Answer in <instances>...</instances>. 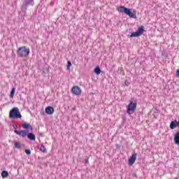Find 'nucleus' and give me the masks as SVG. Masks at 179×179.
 Here are the masks:
<instances>
[{
    "label": "nucleus",
    "instance_id": "nucleus-1",
    "mask_svg": "<svg viewBox=\"0 0 179 179\" xmlns=\"http://www.w3.org/2000/svg\"><path fill=\"white\" fill-rule=\"evenodd\" d=\"M30 55V48L27 46H21L17 50V56L19 58H27Z\"/></svg>",
    "mask_w": 179,
    "mask_h": 179
},
{
    "label": "nucleus",
    "instance_id": "nucleus-2",
    "mask_svg": "<svg viewBox=\"0 0 179 179\" xmlns=\"http://www.w3.org/2000/svg\"><path fill=\"white\" fill-rule=\"evenodd\" d=\"M117 10L120 13H125V15H127L128 16H129V17H131L132 19H136V15L131 12V10L129 8H126L124 6H120V7H118Z\"/></svg>",
    "mask_w": 179,
    "mask_h": 179
},
{
    "label": "nucleus",
    "instance_id": "nucleus-3",
    "mask_svg": "<svg viewBox=\"0 0 179 179\" xmlns=\"http://www.w3.org/2000/svg\"><path fill=\"white\" fill-rule=\"evenodd\" d=\"M9 117L13 120H15L17 118H22V115L19 111V108H13L9 113Z\"/></svg>",
    "mask_w": 179,
    "mask_h": 179
},
{
    "label": "nucleus",
    "instance_id": "nucleus-4",
    "mask_svg": "<svg viewBox=\"0 0 179 179\" xmlns=\"http://www.w3.org/2000/svg\"><path fill=\"white\" fill-rule=\"evenodd\" d=\"M144 31L145 29L143 28V26H140L138 27L136 32H132L131 34L130 37H139L143 34Z\"/></svg>",
    "mask_w": 179,
    "mask_h": 179
},
{
    "label": "nucleus",
    "instance_id": "nucleus-5",
    "mask_svg": "<svg viewBox=\"0 0 179 179\" xmlns=\"http://www.w3.org/2000/svg\"><path fill=\"white\" fill-rule=\"evenodd\" d=\"M136 103L130 102L127 106V114L131 115V114H134L135 113V110H136Z\"/></svg>",
    "mask_w": 179,
    "mask_h": 179
},
{
    "label": "nucleus",
    "instance_id": "nucleus-6",
    "mask_svg": "<svg viewBox=\"0 0 179 179\" xmlns=\"http://www.w3.org/2000/svg\"><path fill=\"white\" fill-rule=\"evenodd\" d=\"M71 93L76 96H80L82 94V89L78 85H74L71 88Z\"/></svg>",
    "mask_w": 179,
    "mask_h": 179
},
{
    "label": "nucleus",
    "instance_id": "nucleus-7",
    "mask_svg": "<svg viewBox=\"0 0 179 179\" xmlns=\"http://www.w3.org/2000/svg\"><path fill=\"white\" fill-rule=\"evenodd\" d=\"M14 132L17 135L22 136V138H25V136H27V132H26V131L24 130H21V131L14 130Z\"/></svg>",
    "mask_w": 179,
    "mask_h": 179
},
{
    "label": "nucleus",
    "instance_id": "nucleus-8",
    "mask_svg": "<svg viewBox=\"0 0 179 179\" xmlns=\"http://www.w3.org/2000/svg\"><path fill=\"white\" fill-rule=\"evenodd\" d=\"M136 153H134L131 155V157L129 159V164L132 166L134 163L136 161Z\"/></svg>",
    "mask_w": 179,
    "mask_h": 179
},
{
    "label": "nucleus",
    "instance_id": "nucleus-9",
    "mask_svg": "<svg viewBox=\"0 0 179 179\" xmlns=\"http://www.w3.org/2000/svg\"><path fill=\"white\" fill-rule=\"evenodd\" d=\"M54 111H55V110H54L52 106H48L45 108V113L48 115H52V114H54Z\"/></svg>",
    "mask_w": 179,
    "mask_h": 179
},
{
    "label": "nucleus",
    "instance_id": "nucleus-10",
    "mask_svg": "<svg viewBox=\"0 0 179 179\" xmlns=\"http://www.w3.org/2000/svg\"><path fill=\"white\" fill-rule=\"evenodd\" d=\"M179 126V122L177 120H173L170 124V128L171 129H174V128H177V127Z\"/></svg>",
    "mask_w": 179,
    "mask_h": 179
},
{
    "label": "nucleus",
    "instance_id": "nucleus-11",
    "mask_svg": "<svg viewBox=\"0 0 179 179\" xmlns=\"http://www.w3.org/2000/svg\"><path fill=\"white\" fill-rule=\"evenodd\" d=\"M173 141L176 145H179V132L175 134Z\"/></svg>",
    "mask_w": 179,
    "mask_h": 179
},
{
    "label": "nucleus",
    "instance_id": "nucleus-12",
    "mask_svg": "<svg viewBox=\"0 0 179 179\" xmlns=\"http://www.w3.org/2000/svg\"><path fill=\"white\" fill-rule=\"evenodd\" d=\"M22 128L24 129H30V131H33V127L30 125L29 124H22Z\"/></svg>",
    "mask_w": 179,
    "mask_h": 179
},
{
    "label": "nucleus",
    "instance_id": "nucleus-13",
    "mask_svg": "<svg viewBox=\"0 0 179 179\" xmlns=\"http://www.w3.org/2000/svg\"><path fill=\"white\" fill-rule=\"evenodd\" d=\"M27 135L28 136V139H29L30 141H36V135L31 133H29Z\"/></svg>",
    "mask_w": 179,
    "mask_h": 179
},
{
    "label": "nucleus",
    "instance_id": "nucleus-14",
    "mask_svg": "<svg viewBox=\"0 0 179 179\" xmlns=\"http://www.w3.org/2000/svg\"><path fill=\"white\" fill-rule=\"evenodd\" d=\"M94 72L96 74V75H100V73H101V69H100L99 66H96L94 70Z\"/></svg>",
    "mask_w": 179,
    "mask_h": 179
},
{
    "label": "nucleus",
    "instance_id": "nucleus-15",
    "mask_svg": "<svg viewBox=\"0 0 179 179\" xmlns=\"http://www.w3.org/2000/svg\"><path fill=\"white\" fill-rule=\"evenodd\" d=\"M9 176V173L6 171H3L1 173L2 178H6Z\"/></svg>",
    "mask_w": 179,
    "mask_h": 179
},
{
    "label": "nucleus",
    "instance_id": "nucleus-16",
    "mask_svg": "<svg viewBox=\"0 0 179 179\" xmlns=\"http://www.w3.org/2000/svg\"><path fill=\"white\" fill-rule=\"evenodd\" d=\"M15 92H16V90L13 88L10 94V97L13 98V96H15Z\"/></svg>",
    "mask_w": 179,
    "mask_h": 179
},
{
    "label": "nucleus",
    "instance_id": "nucleus-17",
    "mask_svg": "<svg viewBox=\"0 0 179 179\" xmlns=\"http://www.w3.org/2000/svg\"><path fill=\"white\" fill-rule=\"evenodd\" d=\"M41 152H43V153H47V149L43 145L41 146Z\"/></svg>",
    "mask_w": 179,
    "mask_h": 179
},
{
    "label": "nucleus",
    "instance_id": "nucleus-18",
    "mask_svg": "<svg viewBox=\"0 0 179 179\" xmlns=\"http://www.w3.org/2000/svg\"><path fill=\"white\" fill-rule=\"evenodd\" d=\"M71 66H72V63H71L70 61H68L67 62V66H66L68 71H69Z\"/></svg>",
    "mask_w": 179,
    "mask_h": 179
},
{
    "label": "nucleus",
    "instance_id": "nucleus-19",
    "mask_svg": "<svg viewBox=\"0 0 179 179\" xmlns=\"http://www.w3.org/2000/svg\"><path fill=\"white\" fill-rule=\"evenodd\" d=\"M15 148H17V149L20 148V143L15 142Z\"/></svg>",
    "mask_w": 179,
    "mask_h": 179
},
{
    "label": "nucleus",
    "instance_id": "nucleus-20",
    "mask_svg": "<svg viewBox=\"0 0 179 179\" xmlns=\"http://www.w3.org/2000/svg\"><path fill=\"white\" fill-rule=\"evenodd\" d=\"M25 153L28 155H31V151L30 150H25Z\"/></svg>",
    "mask_w": 179,
    "mask_h": 179
},
{
    "label": "nucleus",
    "instance_id": "nucleus-21",
    "mask_svg": "<svg viewBox=\"0 0 179 179\" xmlns=\"http://www.w3.org/2000/svg\"><path fill=\"white\" fill-rule=\"evenodd\" d=\"M176 76L179 78V69L176 70Z\"/></svg>",
    "mask_w": 179,
    "mask_h": 179
},
{
    "label": "nucleus",
    "instance_id": "nucleus-22",
    "mask_svg": "<svg viewBox=\"0 0 179 179\" xmlns=\"http://www.w3.org/2000/svg\"><path fill=\"white\" fill-rule=\"evenodd\" d=\"M85 163H86V164H89V159H85Z\"/></svg>",
    "mask_w": 179,
    "mask_h": 179
},
{
    "label": "nucleus",
    "instance_id": "nucleus-23",
    "mask_svg": "<svg viewBox=\"0 0 179 179\" xmlns=\"http://www.w3.org/2000/svg\"><path fill=\"white\" fill-rule=\"evenodd\" d=\"M0 127H1V122H0Z\"/></svg>",
    "mask_w": 179,
    "mask_h": 179
}]
</instances>
